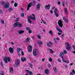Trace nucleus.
<instances>
[{"mask_svg": "<svg viewBox=\"0 0 75 75\" xmlns=\"http://www.w3.org/2000/svg\"><path fill=\"white\" fill-rule=\"evenodd\" d=\"M0 3L3 6H4V7L5 8H9L10 6V4L8 2H7V3L6 4V3L4 2L3 1H1L0 2Z\"/></svg>", "mask_w": 75, "mask_h": 75, "instance_id": "obj_1", "label": "nucleus"}, {"mask_svg": "<svg viewBox=\"0 0 75 75\" xmlns=\"http://www.w3.org/2000/svg\"><path fill=\"white\" fill-rule=\"evenodd\" d=\"M35 1H33V2H30L28 4L27 6V10H29L30 7H31L32 6H35Z\"/></svg>", "mask_w": 75, "mask_h": 75, "instance_id": "obj_2", "label": "nucleus"}, {"mask_svg": "<svg viewBox=\"0 0 75 75\" xmlns=\"http://www.w3.org/2000/svg\"><path fill=\"white\" fill-rule=\"evenodd\" d=\"M66 45H67V46L66 47V48L69 51L71 49V47L70 45H69V43H68V42H66Z\"/></svg>", "mask_w": 75, "mask_h": 75, "instance_id": "obj_3", "label": "nucleus"}, {"mask_svg": "<svg viewBox=\"0 0 75 75\" xmlns=\"http://www.w3.org/2000/svg\"><path fill=\"white\" fill-rule=\"evenodd\" d=\"M15 62H16L15 64V67H17L18 66H19V65H20V60L18 59L17 60H16Z\"/></svg>", "mask_w": 75, "mask_h": 75, "instance_id": "obj_4", "label": "nucleus"}, {"mask_svg": "<svg viewBox=\"0 0 75 75\" xmlns=\"http://www.w3.org/2000/svg\"><path fill=\"white\" fill-rule=\"evenodd\" d=\"M58 24L60 27H62L63 24H62V20H60L58 22Z\"/></svg>", "mask_w": 75, "mask_h": 75, "instance_id": "obj_5", "label": "nucleus"}, {"mask_svg": "<svg viewBox=\"0 0 75 75\" xmlns=\"http://www.w3.org/2000/svg\"><path fill=\"white\" fill-rule=\"evenodd\" d=\"M50 7H51V5L49 4L47 5H45V10H49L50 8Z\"/></svg>", "mask_w": 75, "mask_h": 75, "instance_id": "obj_6", "label": "nucleus"}, {"mask_svg": "<svg viewBox=\"0 0 75 75\" xmlns=\"http://www.w3.org/2000/svg\"><path fill=\"white\" fill-rule=\"evenodd\" d=\"M54 11V13L55 14V15L56 17H58L59 16V15H58V14L57 13V12L58 11V10L57 9V8H55Z\"/></svg>", "mask_w": 75, "mask_h": 75, "instance_id": "obj_7", "label": "nucleus"}, {"mask_svg": "<svg viewBox=\"0 0 75 75\" xmlns=\"http://www.w3.org/2000/svg\"><path fill=\"white\" fill-rule=\"evenodd\" d=\"M9 51L10 52L11 54H12L14 52V50L12 47H10L9 48Z\"/></svg>", "mask_w": 75, "mask_h": 75, "instance_id": "obj_8", "label": "nucleus"}, {"mask_svg": "<svg viewBox=\"0 0 75 75\" xmlns=\"http://www.w3.org/2000/svg\"><path fill=\"white\" fill-rule=\"evenodd\" d=\"M36 51H37V49H34L33 50V54L34 56H36Z\"/></svg>", "mask_w": 75, "mask_h": 75, "instance_id": "obj_9", "label": "nucleus"}, {"mask_svg": "<svg viewBox=\"0 0 75 75\" xmlns=\"http://www.w3.org/2000/svg\"><path fill=\"white\" fill-rule=\"evenodd\" d=\"M30 40V38H26V40H25V42H29Z\"/></svg>", "mask_w": 75, "mask_h": 75, "instance_id": "obj_10", "label": "nucleus"}, {"mask_svg": "<svg viewBox=\"0 0 75 75\" xmlns=\"http://www.w3.org/2000/svg\"><path fill=\"white\" fill-rule=\"evenodd\" d=\"M40 7H41V4L40 3L38 4L37 5V9L38 10L40 9Z\"/></svg>", "mask_w": 75, "mask_h": 75, "instance_id": "obj_11", "label": "nucleus"}, {"mask_svg": "<svg viewBox=\"0 0 75 75\" xmlns=\"http://www.w3.org/2000/svg\"><path fill=\"white\" fill-rule=\"evenodd\" d=\"M4 62L6 63V64H7V57H4Z\"/></svg>", "mask_w": 75, "mask_h": 75, "instance_id": "obj_12", "label": "nucleus"}, {"mask_svg": "<svg viewBox=\"0 0 75 75\" xmlns=\"http://www.w3.org/2000/svg\"><path fill=\"white\" fill-rule=\"evenodd\" d=\"M64 53L63 52H61L60 54V56L61 58H62V60H63V58H64V57H64Z\"/></svg>", "mask_w": 75, "mask_h": 75, "instance_id": "obj_13", "label": "nucleus"}, {"mask_svg": "<svg viewBox=\"0 0 75 75\" xmlns=\"http://www.w3.org/2000/svg\"><path fill=\"white\" fill-rule=\"evenodd\" d=\"M18 22H17L16 23L14 24L13 26L14 27H16L18 25Z\"/></svg>", "mask_w": 75, "mask_h": 75, "instance_id": "obj_14", "label": "nucleus"}, {"mask_svg": "<svg viewBox=\"0 0 75 75\" xmlns=\"http://www.w3.org/2000/svg\"><path fill=\"white\" fill-rule=\"evenodd\" d=\"M18 33L19 34H23V33H24V31L20 30L19 31H18Z\"/></svg>", "mask_w": 75, "mask_h": 75, "instance_id": "obj_15", "label": "nucleus"}, {"mask_svg": "<svg viewBox=\"0 0 75 75\" xmlns=\"http://www.w3.org/2000/svg\"><path fill=\"white\" fill-rule=\"evenodd\" d=\"M10 72L12 74H13V67H11L10 69Z\"/></svg>", "mask_w": 75, "mask_h": 75, "instance_id": "obj_16", "label": "nucleus"}, {"mask_svg": "<svg viewBox=\"0 0 75 75\" xmlns=\"http://www.w3.org/2000/svg\"><path fill=\"white\" fill-rule=\"evenodd\" d=\"M49 70L48 69H46L45 71V74H49Z\"/></svg>", "mask_w": 75, "mask_h": 75, "instance_id": "obj_17", "label": "nucleus"}, {"mask_svg": "<svg viewBox=\"0 0 75 75\" xmlns=\"http://www.w3.org/2000/svg\"><path fill=\"white\" fill-rule=\"evenodd\" d=\"M26 58H24V57H21V60L22 62H24V61H26Z\"/></svg>", "mask_w": 75, "mask_h": 75, "instance_id": "obj_18", "label": "nucleus"}, {"mask_svg": "<svg viewBox=\"0 0 75 75\" xmlns=\"http://www.w3.org/2000/svg\"><path fill=\"white\" fill-rule=\"evenodd\" d=\"M62 61L64 62H66V63H67V64L69 63V60H67V61H66L64 58H63V60H62Z\"/></svg>", "mask_w": 75, "mask_h": 75, "instance_id": "obj_19", "label": "nucleus"}, {"mask_svg": "<svg viewBox=\"0 0 75 75\" xmlns=\"http://www.w3.org/2000/svg\"><path fill=\"white\" fill-rule=\"evenodd\" d=\"M17 26L18 27H23V25H22V24L21 23H19V22H18Z\"/></svg>", "mask_w": 75, "mask_h": 75, "instance_id": "obj_20", "label": "nucleus"}, {"mask_svg": "<svg viewBox=\"0 0 75 75\" xmlns=\"http://www.w3.org/2000/svg\"><path fill=\"white\" fill-rule=\"evenodd\" d=\"M56 29L57 30V31L59 32V33H62V31L61 30L59 29L58 28V27H57Z\"/></svg>", "mask_w": 75, "mask_h": 75, "instance_id": "obj_21", "label": "nucleus"}, {"mask_svg": "<svg viewBox=\"0 0 75 75\" xmlns=\"http://www.w3.org/2000/svg\"><path fill=\"white\" fill-rule=\"evenodd\" d=\"M38 44L39 45H40V44L41 45H42V41H40V42H39L38 41L37 42Z\"/></svg>", "mask_w": 75, "mask_h": 75, "instance_id": "obj_22", "label": "nucleus"}, {"mask_svg": "<svg viewBox=\"0 0 75 75\" xmlns=\"http://www.w3.org/2000/svg\"><path fill=\"white\" fill-rule=\"evenodd\" d=\"M28 23H30V24H31L32 23V22L31 20H30V18H28Z\"/></svg>", "mask_w": 75, "mask_h": 75, "instance_id": "obj_23", "label": "nucleus"}, {"mask_svg": "<svg viewBox=\"0 0 75 75\" xmlns=\"http://www.w3.org/2000/svg\"><path fill=\"white\" fill-rule=\"evenodd\" d=\"M64 11L67 14H68V12L67 11V8H64Z\"/></svg>", "mask_w": 75, "mask_h": 75, "instance_id": "obj_24", "label": "nucleus"}, {"mask_svg": "<svg viewBox=\"0 0 75 75\" xmlns=\"http://www.w3.org/2000/svg\"><path fill=\"white\" fill-rule=\"evenodd\" d=\"M49 50L50 51V52L51 54H53L54 53V51L52 49H49Z\"/></svg>", "mask_w": 75, "mask_h": 75, "instance_id": "obj_25", "label": "nucleus"}, {"mask_svg": "<svg viewBox=\"0 0 75 75\" xmlns=\"http://www.w3.org/2000/svg\"><path fill=\"white\" fill-rule=\"evenodd\" d=\"M63 19L64 20V21H65L66 23H67V22H68V20H67V19L65 18L64 17H63Z\"/></svg>", "mask_w": 75, "mask_h": 75, "instance_id": "obj_26", "label": "nucleus"}, {"mask_svg": "<svg viewBox=\"0 0 75 75\" xmlns=\"http://www.w3.org/2000/svg\"><path fill=\"white\" fill-rule=\"evenodd\" d=\"M53 69H54V71L56 73H57V68H56V67H54Z\"/></svg>", "mask_w": 75, "mask_h": 75, "instance_id": "obj_27", "label": "nucleus"}, {"mask_svg": "<svg viewBox=\"0 0 75 75\" xmlns=\"http://www.w3.org/2000/svg\"><path fill=\"white\" fill-rule=\"evenodd\" d=\"M49 34H51L52 35H53V34H52V31L51 30H50V31L49 32Z\"/></svg>", "mask_w": 75, "mask_h": 75, "instance_id": "obj_28", "label": "nucleus"}, {"mask_svg": "<svg viewBox=\"0 0 75 75\" xmlns=\"http://www.w3.org/2000/svg\"><path fill=\"white\" fill-rule=\"evenodd\" d=\"M13 8L11 7H10L8 9V11H13Z\"/></svg>", "mask_w": 75, "mask_h": 75, "instance_id": "obj_29", "label": "nucleus"}, {"mask_svg": "<svg viewBox=\"0 0 75 75\" xmlns=\"http://www.w3.org/2000/svg\"><path fill=\"white\" fill-rule=\"evenodd\" d=\"M32 20H36V18H35V16H34L33 17H32L31 18Z\"/></svg>", "mask_w": 75, "mask_h": 75, "instance_id": "obj_30", "label": "nucleus"}, {"mask_svg": "<svg viewBox=\"0 0 75 75\" xmlns=\"http://www.w3.org/2000/svg\"><path fill=\"white\" fill-rule=\"evenodd\" d=\"M26 30H27V31H29V30H31V29L30 28H28V27H26Z\"/></svg>", "mask_w": 75, "mask_h": 75, "instance_id": "obj_31", "label": "nucleus"}, {"mask_svg": "<svg viewBox=\"0 0 75 75\" xmlns=\"http://www.w3.org/2000/svg\"><path fill=\"white\" fill-rule=\"evenodd\" d=\"M47 45L49 47H51V45H50V43H47Z\"/></svg>", "mask_w": 75, "mask_h": 75, "instance_id": "obj_32", "label": "nucleus"}, {"mask_svg": "<svg viewBox=\"0 0 75 75\" xmlns=\"http://www.w3.org/2000/svg\"><path fill=\"white\" fill-rule=\"evenodd\" d=\"M28 52H31V49H30L29 47L28 48Z\"/></svg>", "mask_w": 75, "mask_h": 75, "instance_id": "obj_33", "label": "nucleus"}, {"mask_svg": "<svg viewBox=\"0 0 75 75\" xmlns=\"http://www.w3.org/2000/svg\"><path fill=\"white\" fill-rule=\"evenodd\" d=\"M17 52H20V51L21 50V49L20 48H18L17 49Z\"/></svg>", "mask_w": 75, "mask_h": 75, "instance_id": "obj_34", "label": "nucleus"}, {"mask_svg": "<svg viewBox=\"0 0 75 75\" xmlns=\"http://www.w3.org/2000/svg\"><path fill=\"white\" fill-rule=\"evenodd\" d=\"M17 5H18V4L17 3H15L14 4V6L15 7H17Z\"/></svg>", "mask_w": 75, "mask_h": 75, "instance_id": "obj_35", "label": "nucleus"}, {"mask_svg": "<svg viewBox=\"0 0 75 75\" xmlns=\"http://www.w3.org/2000/svg\"><path fill=\"white\" fill-rule=\"evenodd\" d=\"M21 16V17H24V13H22Z\"/></svg>", "mask_w": 75, "mask_h": 75, "instance_id": "obj_36", "label": "nucleus"}, {"mask_svg": "<svg viewBox=\"0 0 75 75\" xmlns=\"http://www.w3.org/2000/svg\"><path fill=\"white\" fill-rule=\"evenodd\" d=\"M38 38L39 39H40V40H41V37L40 35H38Z\"/></svg>", "mask_w": 75, "mask_h": 75, "instance_id": "obj_37", "label": "nucleus"}, {"mask_svg": "<svg viewBox=\"0 0 75 75\" xmlns=\"http://www.w3.org/2000/svg\"><path fill=\"white\" fill-rule=\"evenodd\" d=\"M30 75H33V72L32 71H30L29 72Z\"/></svg>", "mask_w": 75, "mask_h": 75, "instance_id": "obj_38", "label": "nucleus"}, {"mask_svg": "<svg viewBox=\"0 0 75 75\" xmlns=\"http://www.w3.org/2000/svg\"><path fill=\"white\" fill-rule=\"evenodd\" d=\"M65 2L64 1L62 2V4L63 7H64L65 6Z\"/></svg>", "mask_w": 75, "mask_h": 75, "instance_id": "obj_39", "label": "nucleus"}, {"mask_svg": "<svg viewBox=\"0 0 75 75\" xmlns=\"http://www.w3.org/2000/svg\"><path fill=\"white\" fill-rule=\"evenodd\" d=\"M29 65L31 68H33V64H32L30 63Z\"/></svg>", "mask_w": 75, "mask_h": 75, "instance_id": "obj_40", "label": "nucleus"}, {"mask_svg": "<svg viewBox=\"0 0 75 75\" xmlns=\"http://www.w3.org/2000/svg\"><path fill=\"white\" fill-rule=\"evenodd\" d=\"M0 75H4V72L2 71L0 74Z\"/></svg>", "mask_w": 75, "mask_h": 75, "instance_id": "obj_41", "label": "nucleus"}, {"mask_svg": "<svg viewBox=\"0 0 75 75\" xmlns=\"http://www.w3.org/2000/svg\"><path fill=\"white\" fill-rule=\"evenodd\" d=\"M49 61H50V62H52V59L51 58H49Z\"/></svg>", "mask_w": 75, "mask_h": 75, "instance_id": "obj_42", "label": "nucleus"}, {"mask_svg": "<svg viewBox=\"0 0 75 75\" xmlns=\"http://www.w3.org/2000/svg\"><path fill=\"white\" fill-rule=\"evenodd\" d=\"M1 21L2 24H4V21H3V20H1Z\"/></svg>", "mask_w": 75, "mask_h": 75, "instance_id": "obj_43", "label": "nucleus"}, {"mask_svg": "<svg viewBox=\"0 0 75 75\" xmlns=\"http://www.w3.org/2000/svg\"><path fill=\"white\" fill-rule=\"evenodd\" d=\"M7 60H8V62H10V58H9V57H7Z\"/></svg>", "mask_w": 75, "mask_h": 75, "instance_id": "obj_44", "label": "nucleus"}, {"mask_svg": "<svg viewBox=\"0 0 75 75\" xmlns=\"http://www.w3.org/2000/svg\"><path fill=\"white\" fill-rule=\"evenodd\" d=\"M29 47L30 48V50H32V48H33V47H32L31 45H30L29 46Z\"/></svg>", "mask_w": 75, "mask_h": 75, "instance_id": "obj_45", "label": "nucleus"}, {"mask_svg": "<svg viewBox=\"0 0 75 75\" xmlns=\"http://www.w3.org/2000/svg\"><path fill=\"white\" fill-rule=\"evenodd\" d=\"M28 33L30 34H31V33H32V31H31V29L28 31Z\"/></svg>", "mask_w": 75, "mask_h": 75, "instance_id": "obj_46", "label": "nucleus"}, {"mask_svg": "<svg viewBox=\"0 0 75 75\" xmlns=\"http://www.w3.org/2000/svg\"><path fill=\"white\" fill-rule=\"evenodd\" d=\"M1 65L2 67H3V65H4V64H3V63H2V62H1Z\"/></svg>", "mask_w": 75, "mask_h": 75, "instance_id": "obj_47", "label": "nucleus"}, {"mask_svg": "<svg viewBox=\"0 0 75 75\" xmlns=\"http://www.w3.org/2000/svg\"><path fill=\"white\" fill-rule=\"evenodd\" d=\"M16 19V21H17V22L18 21V20H20V18H18Z\"/></svg>", "mask_w": 75, "mask_h": 75, "instance_id": "obj_48", "label": "nucleus"}, {"mask_svg": "<svg viewBox=\"0 0 75 75\" xmlns=\"http://www.w3.org/2000/svg\"><path fill=\"white\" fill-rule=\"evenodd\" d=\"M58 62H61V59H58Z\"/></svg>", "mask_w": 75, "mask_h": 75, "instance_id": "obj_49", "label": "nucleus"}, {"mask_svg": "<svg viewBox=\"0 0 75 75\" xmlns=\"http://www.w3.org/2000/svg\"><path fill=\"white\" fill-rule=\"evenodd\" d=\"M57 4L59 5L61 4V2L60 1H58L57 3Z\"/></svg>", "mask_w": 75, "mask_h": 75, "instance_id": "obj_50", "label": "nucleus"}, {"mask_svg": "<svg viewBox=\"0 0 75 75\" xmlns=\"http://www.w3.org/2000/svg\"><path fill=\"white\" fill-rule=\"evenodd\" d=\"M67 52L66 50L64 51V54H67Z\"/></svg>", "mask_w": 75, "mask_h": 75, "instance_id": "obj_51", "label": "nucleus"}, {"mask_svg": "<svg viewBox=\"0 0 75 75\" xmlns=\"http://www.w3.org/2000/svg\"><path fill=\"white\" fill-rule=\"evenodd\" d=\"M32 38L33 40H34V39H35V38H34V37L32 36Z\"/></svg>", "mask_w": 75, "mask_h": 75, "instance_id": "obj_52", "label": "nucleus"}, {"mask_svg": "<svg viewBox=\"0 0 75 75\" xmlns=\"http://www.w3.org/2000/svg\"><path fill=\"white\" fill-rule=\"evenodd\" d=\"M21 53L22 55H24V52L23 51H22Z\"/></svg>", "mask_w": 75, "mask_h": 75, "instance_id": "obj_53", "label": "nucleus"}, {"mask_svg": "<svg viewBox=\"0 0 75 75\" xmlns=\"http://www.w3.org/2000/svg\"><path fill=\"white\" fill-rule=\"evenodd\" d=\"M25 71L26 72H28V73H29V72H30V71H29V70H25Z\"/></svg>", "mask_w": 75, "mask_h": 75, "instance_id": "obj_54", "label": "nucleus"}, {"mask_svg": "<svg viewBox=\"0 0 75 75\" xmlns=\"http://www.w3.org/2000/svg\"><path fill=\"white\" fill-rule=\"evenodd\" d=\"M72 71V72L73 73V74H75V70L74 69Z\"/></svg>", "mask_w": 75, "mask_h": 75, "instance_id": "obj_55", "label": "nucleus"}, {"mask_svg": "<svg viewBox=\"0 0 75 75\" xmlns=\"http://www.w3.org/2000/svg\"><path fill=\"white\" fill-rule=\"evenodd\" d=\"M44 60H45V58H42V62H44Z\"/></svg>", "mask_w": 75, "mask_h": 75, "instance_id": "obj_56", "label": "nucleus"}, {"mask_svg": "<svg viewBox=\"0 0 75 75\" xmlns=\"http://www.w3.org/2000/svg\"><path fill=\"white\" fill-rule=\"evenodd\" d=\"M49 43L50 44H51V45H52L53 44L52 43L51 41L49 42Z\"/></svg>", "mask_w": 75, "mask_h": 75, "instance_id": "obj_57", "label": "nucleus"}, {"mask_svg": "<svg viewBox=\"0 0 75 75\" xmlns=\"http://www.w3.org/2000/svg\"><path fill=\"white\" fill-rule=\"evenodd\" d=\"M57 34H58V35H61V34H62V33H59V32H58L57 33Z\"/></svg>", "mask_w": 75, "mask_h": 75, "instance_id": "obj_58", "label": "nucleus"}, {"mask_svg": "<svg viewBox=\"0 0 75 75\" xmlns=\"http://www.w3.org/2000/svg\"><path fill=\"white\" fill-rule=\"evenodd\" d=\"M54 42H55V43L56 44H57V41H56L55 40V39H54Z\"/></svg>", "mask_w": 75, "mask_h": 75, "instance_id": "obj_59", "label": "nucleus"}, {"mask_svg": "<svg viewBox=\"0 0 75 75\" xmlns=\"http://www.w3.org/2000/svg\"><path fill=\"white\" fill-rule=\"evenodd\" d=\"M50 13L51 14H53V11L50 10Z\"/></svg>", "mask_w": 75, "mask_h": 75, "instance_id": "obj_60", "label": "nucleus"}, {"mask_svg": "<svg viewBox=\"0 0 75 75\" xmlns=\"http://www.w3.org/2000/svg\"><path fill=\"white\" fill-rule=\"evenodd\" d=\"M70 75H74V74H73V73H72V72H70Z\"/></svg>", "mask_w": 75, "mask_h": 75, "instance_id": "obj_61", "label": "nucleus"}, {"mask_svg": "<svg viewBox=\"0 0 75 75\" xmlns=\"http://www.w3.org/2000/svg\"><path fill=\"white\" fill-rule=\"evenodd\" d=\"M32 17H33V16H32V15H30V17H28V18H31Z\"/></svg>", "mask_w": 75, "mask_h": 75, "instance_id": "obj_62", "label": "nucleus"}, {"mask_svg": "<svg viewBox=\"0 0 75 75\" xmlns=\"http://www.w3.org/2000/svg\"><path fill=\"white\" fill-rule=\"evenodd\" d=\"M75 0H73V2L74 4H75Z\"/></svg>", "mask_w": 75, "mask_h": 75, "instance_id": "obj_63", "label": "nucleus"}, {"mask_svg": "<svg viewBox=\"0 0 75 75\" xmlns=\"http://www.w3.org/2000/svg\"><path fill=\"white\" fill-rule=\"evenodd\" d=\"M48 65L49 67H51V65H50V64H48Z\"/></svg>", "mask_w": 75, "mask_h": 75, "instance_id": "obj_64", "label": "nucleus"}]
</instances>
